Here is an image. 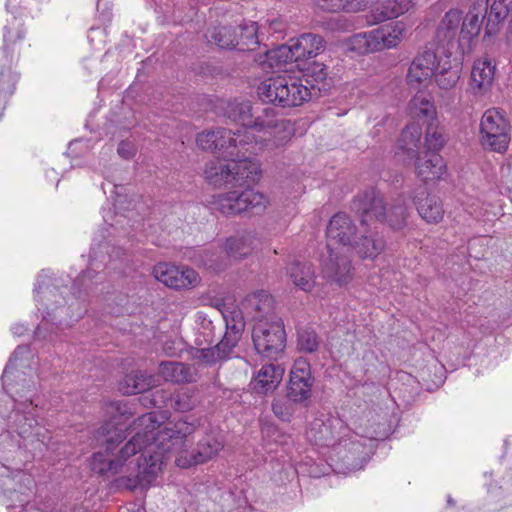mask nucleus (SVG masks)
I'll return each instance as SVG.
<instances>
[{"label":"nucleus","mask_w":512,"mask_h":512,"mask_svg":"<svg viewBox=\"0 0 512 512\" xmlns=\"http://www.w3.org/2000/svg\"><path fill=\"white\" fill-rule=\"evenodd\" d=\"M108 412L110 419L97 432L105 452L94 453L90 466L102 476L121 473L115 486L122 489L148 488L169 454L188 448L189 437L197 428L182 419L164 423L165 416L156 412L144 414L125 427L133 413L122 402L111 403Z\"/></svg>","instance_id":"nucleus-1"},{"label":"nucleus","mask_w":512,"mask_h":512,"mask_svg":"<svg viewBox=\"0 0 512 512\" xmlns=\"http://www.w3.org/2000/svg\"><path fill=\"white\" fill-rule=\"evenodd\" d=\"M250 146H237L233 157H227V161H210L206 164V179L214 186L223 185L243 186L245 184L256 183L261 178L260 163L246 155L255 154L246 150Z\"/></svg>","instance_id":"nucleus-2"},{"label":"nucleus","mask_w":512,"mask_h":512,"mask_svg":"<svg viewBox=\"0 0 512 512\" xmlns=\"http://www.w3.org/2000/svg\"><path fill=\"white\" fill-rule=\"evenodd\" d=\"M240 146H250L246 150L255 152L264 148H278L285 145L292 133L285 120L276 118V112L271 107L262 109L261 114L253 112L248 129L240 130Z\"/></svg>","instance_id":"nucleus-3"},{"label":"nucleus","mask_w":512,"mask_h":512,"mask_svg":"<svg viewBox=\"0 0 512 512\" xmlns=\"http://www.w3.org/2000/svg\"><path fill=\"white\" fill-rule=\"evenodd\" d=\"M353 207L361 216L362 226H368L374 220L386 223L396 230L402 229L406 225L407 205L402 196L387 206L380 192L370 190L357 196Z\"/></svg>","instance_id":"nucleus-4"},{"label":"nucleus","mask_w":512,"mask_h":512,"mask_svg":"<svg viewBox=\"0 0 512 512\" xmlns=\"http://www.w3.org/2000/svg\"><path fill=\"white\" fill-rule=\"evenodd\" d=\"M259 98L282 108L302 105L310 99V90L300 79L288 76L268 78L258 86Z\"/></svg>","instance_id":"nucleus-5"},{"label":"nucleus","mask_w":512,"mask_h":512,"mask_svg":"<svg viewBox=\"0 0 512 512\" xmlns=\"http://www.w3.org/2000/svg\"><path fill=\"white\" fill-rule=\"evenodd\" d=\"M405 34L406 25L402 21L391 22L353 35L349 39V47L359 54L381 52L396 48Z\"/></svg>","instance_id":"nucleus-6"},{"label":"nucleus","mask_w":512,"mask_h":512,"mask_svg":"<svg viewBox=\"0 0 512 512\" xmlns=\"http://www.w3.org/2000/svg\"><path fill=\"white\" fill-rule=\"evenodd\" d=\"M212 210L223 215H237L246 212L250 215H261L269 205L268 197L254 189L242 192L230 191L212 196L209 201Z\"/></svg>","instance_id":"nucleus-7"},{"label":"nucleus","mask_w":512,"mask_h":512,"mask_svg":"<svg viewBox=\"0 0 512 512\" xmlns=\"http://www.w3.org/2000/svg\"><path fill=\"white\" fill-rule=\"evenodd\" d=\"M479 141L488 151L503 154L508 150L511 133L510 123L505 112L499 108H490L480 120Z\"/></svg>","instance_id":"nucleus-8"},{"label":"nucleus","mask_w":512,"mask_h":512,"mask_svg":"<svg viewBox=\"0 0 512 512\" xmlns=\"http://www.w3.org/2000/svg\"><path fill=\"white\" fill-rule=\"evenodd\" d=\"M38 310L42 312L43 320L35 330V337L38 339H52L44 330L49 322L58 321L62 323L61 317L57 314L60 307L65 303L63 293L50 283V277L42 272L38 276L35 288Z\"/></svg>","instance_id":"nucleus-9"},{"label":"nucleus","mask_w":512,"mask_h":512,"mask_svg":"<svg viewBox=\"0 0 512 512\" xmlns=\"http://www.w3.org/2000/svg\"><path fill=\"white\" fill-rule=\"evenodd\" d=\"M252 340L255 350L267 358H277L284 351L286 334L280 317L259 320L253 325Z\"/></svg>","instance_id":"nucleus-10"},{"label":"nucleus","mask_w":512,"mask_h":512,"mask_svg":"<svg viewBox=\"0 0 512 512\" xmlns=\"http://www.w3.org/2000/svg\"><path fill=\"white\" fill-rule=\"evenodd\" d=\"M241 139L240 130L232 132L226 128L206 130L197 135L196 142L199 148L206 151L219 152L224 158L233 157Z\"/></svg>","instance_id":"nucleus-11"},{"label":"nucleus","mask_w":512,"mask_h":512,"mask_svg":"<svg viewBox=\"0 0 512 512\" xmlns=\"http://www.w3.org/2000/svg\"><path fill=\"white\" fill-rule=\"evenodd\" d=\"M462 20V12L458 9H451L445 13L437 31V43L446 49L449 54H465V42L459 31V25Z\"/></svg>","instance_id":"nucleus-12"},{"label":"nucleus","mask_w":512,"mask_h":512,"mask_svg":"<svg viewBox=\"0 0 512 512\" xmlns=\"http://www.w3.org/2000/svg\"><path fill=\"white\" fill-rule=\"evenodd\" d=\"M347 250L327 249L321 259L323 277L340 286L349 283L354 276V268L346 254Z\"/></svg>","instance_id":"nucleus-13"},{"label":"nucleus","mask_w":512,"mask_h":512,"mask_svg":"<svg viewBox=\"0 0 512 512\" xmlns=\"http://www.w3.org/2000/svg\"><path fill=\"white\" fill-rule=\"evenodd\" d=\"M313 384L309 362L303 358L296 359L290 371L287 397L294 403L303 404L311 397Z\"/></svg>","instance_id":"nucleus-14"},{"label":"nucleus","mask_w":512,"mask_h":512,"mask_svg":"<svg viewBox=\"0 0 512 512\" xmlns=\"http://www.w3.org/2000/svg\"><path fill=\"white\" fill-rule=\"evenodd\" d=\"M26 29L22 19L12 15L3 29L2 53L4 65L12 66L21 55L25 44Z\"/></svg>","instance_id":"nucleus-15"},{"label":"nucleus","mask_w":512,"mask_h":512,"mask_svg":"<svg viewBox=\"0 0 512 512\" xmlns=\"http://www.w3.org/2000/svg\"><path fill=\"white\" fill-rule=\"evenodd\" d=\"M356 225L345 213L335 214L327 225V249L349 250L356 235Z\"/></svg>","instance_id":"nucleus-16"},{"label":"nucleus","mask_w":512,"mask_h":512,"mask_svg":"<svg viewBox=\"0 0 512 512\" xmlns=\"http://www.w3.org/2000/svg\"><path fill=\"white\" fill-rule=\"evenodd\" d=\"M153 273L159 282L174 289L193 287L200 281L199 275L195 270L184 267L179 268L167 263L157 264L153 269Z\"/></svg>","instance_id":"nucleus-17"},{"label":"nucleus","mask_w":512,"mask_h":512,"mask_svg":"<svg viewBox=\"0 0 512 512\" xmlns=\"http://www.w3.org/2000/svg\"><path fill=\"white\" fill-rule=\"evenodd\" d=\"M438 65L439 62L434 51L425 50L419 53L409 66L406 76L408 85L417 88L421 84L429 82Z\"/></svg>","instance_id":"nucleus-18"},{"label":"nucleus","mask_w":512,"mask_h":512,"mask_svg":"<svg viewBox=\"0 0 512 512\" xmlns=\"http://www.w3.org/2000/svg\"><path fill=\"white\" fill-rule=\"evenodd\" d=\"M488 0H477L471 6L466 16L462 17L461 36L465 42L466 52L472 47V42L480 33L482 22L487 14Z\"/></svg>","instance_id":"nucleus-19"},{"label":"nucleus","mask_w":512,"mask_h":512,"mask_svg":"<svg viewBox=\"0 0 512 512\" xmlns=\"http://www.w3.org/2000/svg\"><path fill=\"white\" fill-rule=\"evenodd\" d=\"M342 426V422L333 417L314 419L306 431L307 439L319 446H330L337 439L336 429Z\"/></svg>","instance_id":"nucleus-20"},{"label":"nucleus","mask_w":512,"mask_h":512,"mask_svg":"<svg viewBox=\"0 0 512 512\" xmlns=\"http://www.w3.org/2000/svg\"><path fill=\"white\" fill-rule=\"evenodd\" d=\"M242 306L251 315L254 323L277 316L274 312L273 297L264 290L248 295L242 302Z\"/></svg>","instance_id":"nucleus-21"},{"label":"nucleus","mask_w":512,"mask_h":512,"mask_svg":"<svg viewBox=\"0 0 512 512\" xmlns=\"http://www.w3.org/2000/svg\"><path fill=\"white\" fill-rule=\"evenodd\" d=\"M351 247L360 258L374 260L385 250L386 241L378 231L369 229Z\"/></svg>","instance_id":"nucleus-22"},{"label":"nucleus","mask_w":512,"mask_h":512,"mask_svg":"<svg viewBox=\"0 0 512 512\" xmlns=\"http://www.w3.org/2000/svg\"><path fill=\"white\" fill-rule=\"evenodd\" d=\"M284 368L278 364L263 365L251 381L252 388L259 394L274 391L282 381Z\"/></svg>","instance_id":"nucleus-23"},{"label":"nucleus","mask_w":512,"mask_h":512,"mask_svg":"<svg viewBox=\"0 0 512 512\" xmlns=\"http://www.w3.org/2000/svg\"><path fill=\"white\" fill-rule=\"evenodd\" d=\"M32 405L33 401L31 399H26L19 404V406L23 407L22 410L18 407L16 411L9 415V419L13 420V424L18 435L24 439L32 436L39 438L41 435L40 427H38L36 420L28 417L30 410L26 411L27 409L32 408ZM38 441L44 443L43 440L38 439Z\"/></svg>","instance_id":"nucleus-24"},{"label":"nucleus","mask_w":512,"mask_h":512,"mask_svg":"<svg viewBox=\"0 0 512 512\" xmlns=\"http://www.w3.org/2000/svg\"><path fill=\"white\" fill-rule=\"evenodd\" d=\"M416 173L423 181H434L444 174L445 163L441 155L435 152L416 154Z\"/></svg>","instance_id":"nucleus-25"},{"label":"nucleus","mask_w":512,"mask_h":512,"mask_svg":"<svg viewBox=\"0 0 512 512\" xmlns=\"http://www.w3.org/2000/svg\"><path fill=\"white\" fill-rule=\"evenodd\" d=\"M286 275L298 289L309 292L315 285V271L310 262L294 260L286 266Z\"/></svg>","instance_id":"nucleus-26"},{"label":"nucleus","mask_w":512,"mask_h":512,"mask_svg":"<svg viewBox=\"0 0 512 512\" xmlns=\"http://www.w3.org/2000/svg\"><path fill=\"white\" fill-rule=\"evenodd\" d=\"M495 74V65L488 58L474 62L471 71L470 87L474 94H483L491 87Z\"/></svg>","instance_id":"nucleus-27"},{"label":"nucleus","mask_w":512,"mask_h":512,"mask_svg":"<svg viewBox=\"0 0 512 512\" xmlns=\"http://www.w3.org/2000/svg\"><path fill=\"white\" fill-rule=\"evenodd\" d=\"M259 242L255 231H245L242 234L228 238L224 249L227 256L234 259H242L251 254Z\"/></svg>","instance_id":"nucleus-28"},{"label":"nucleus","mask_w":512,"mask_h":512,"mask_svg":"<svg viewBox=\"0 0 512 512\" xmlns=\"http://www.w3.org/2000/svg\"><path fill=\"white\" fill-rule=\"evenodd\" d=\"M25 452L15 443L9 433L0 435V462L7 469L21 472L25 466L22 459Z\"/></svg>","instance_id":"nucleus-29"},{"label":"nucleus","mask_w":512,"mask_h":512,"mask_svg":"<svg viewBox=\"0 0 512 512\" xmlns=\"http://www.w3.org/2000/svg\"><path fill=\"white\" fill-rule=\"evenodd\" d=\"M159 374L165 381L182 384L194 382L197 370L182 362L167 361L159 365Z\"/></svg>","instance_id":"nucleus-30"},{"label":"nucleus","mask_w":512,"mask_h":512,"mask_svg":"<svg viewBox=\"0 0 512 512\" xmlns=\"http://www.w3.org/2000/svg\"><path fill=\"white\" fill-rule=\"evenodd\" d=\"M236 344L237 340L235 338L225 335L217 345L209 348L198 349L193 356L202 363L213 365L229 358Z\"/></svg>","instance_id":"nucleus-31"},{"label":"nucleus","mask_w":512,"mask_h":512,"mask_svg":"<svg viewBox=\"0 0 512 512\" xmlns=\"http://www.w3.org/2000/svg\"><path fill=\"white\" fill-rule=\"evenodd\" d=\"M298 61L316 57L324 50V39L317 34L304 33L297 39H292Z\"/></svg>","instance_id":"nucleus-32"},{"label":"nucleus","mask_w":512,"mask_h":512,"mask_svg":"<svg viewBox=\"0 0 512 512\" xmlns=\"http://www.w3.org/2000/svg\"><path fill=\"white\" fill-rule=\"evenodd\" d=\"M415 204L419 215L428 223H438L443 219L444 210L436 196L423 190L416 197Z\"/></svg>","instance_id":"nucleus-33"},{"label":"nucleus","mask_w":512,"mask_h":512,"mask_svg":"<svg viewBox=\"0 0 512 512\" xmlns=\"http://www.w3.org/2000/svg\"><path fill=\"white\" fill-rule=\"evenodd\" d=\"M156 380L152 375L142 371H132L127 374L119 384V389L123 394L133 395L143 393L155 386Z\"/></svg>","instance_id":"nucleus-34"},{"label":"nucleus","mask_w":512,"mask_h":512,"mask_svg":"<svg viewBox=\"0 0 512 512\" xmlns=\"http://www.w3.org/2000/svg\"><path fill=\"white\" fill-rule=\"evenodd\" d=\"M207 40L222 49H237V30L231 26L219 25L208 29Z\"/></svg>","instance_id":"nucleus-35"},{"label":"nucleus","mask_w":512,"mask_h":512,"mask_svg":"<svg viewBox=\"0 0 512 512\" xmlns=\"http://www.w3.org/2000/svg\"><path fill=\"white\" fill-rule=\"evenodd\" d=\"M237 30V49L253 51L259 45L258 24L254 21H244Z\"/></svg>","instance_id":"nucleus-36"},{"label":"nucleus","mask_w":512,"mask_h":512,"mask_svg":"<svg viewBox=\"0 0 512 512\" xmlns=\"http://www.w3.org/2000/svg\"><path fill=\"white\" fill-rule=\"evenodd\" d=\"M461 67L458 64L452 65L450 61L439 63L435 70V81L444 90H450L460 79Z\"/></svg>","instance_id":"nucleus-37"},{"label":"nucleus","mask_w":512,"mask_h":512,"mask_svg":"<svg viewBox=\"0 0 512 512\" xmlns=\"http://www.w3.org/2000/svg\"><path fill=\"white\" fill-rule=\"evenodd\" d=\"M320 9L327 12H358L364 10L369 0H312Z\"/></svg>","instance_id":"nucleus-38"},{"label":"nucleus","mask_w":512,"mask_h":512,"mask_svg":"<svg viewBox=\"0 0 512 512\" xmlns=\"http://www.w3.org/2000/svg\"><path fill=\"white\" fill-rule=\"evenodd\" d=\"M421 135L422 128L418 123L413 122L407 125L401 133L399 148L415 156L419 153Z\"/></svg>","instance_id":"nucleus-39"},{"label":"nucleus","mask_w":512,"mask_h":512,"mask_svg":"<svg viewBox=\"0 0 512 512\" xmlns=\"http://www.w3.org/2000/svg\"><path fill=\"white\" fill-rule=\"evenodd\" d=\"M265 57L270 67L280 66L290 62H298L292 39L287 44L280 45L271 50H266Z\"/></svg>","instance_id":"nucleus-40"},{"label":"nucleus","mask_w":512,"mask_h":512,"mask_svg":"<svg viewBox=\"0 0 512 512\" xmlns=\"http://www.w3.org/2000/svg\"><path fill=\"white\" fill-rule=\"evenodd\" d=\"M254 108L249 101L229 102L225 111V115L234 122H239L243 129H248Z\"/></svg>","instance_id":"nucleus-41"},{"label":"nucleus","mask_w":512,"mask_h":512,"mask_svg":"<svg viewBox=\"0 0 512 512\" xmlns=\"http://www.w3.org/2000/svg\"><path fill=\"white\" fill-rule=\"evenodd\" d=\"M10 68L11 66L4 65V59H2V69L0 71V118L3 115L7 98L13 94L17 82V76Z\"/></svg>","instance_id":"nucleus-42"},{"label":"nucleus","mask_w":512,"mask_h":512,"mask_svg":"<svg viewBox=\"0 0 512 512\" xmlns=\"http://www.w3.org/2000/svg\"><path fill=\"white\" fill-rule=\"evenodd\" d=\"M512 10V0H494L488 16L486 34L495 33L497 24L505 19Z\"/></svg>","instance_id":"nucleus-43"},{"label":"nucleus","mask_w":512,"mask_h":512,"mask_svg":"<svg viewBox=\"0 0 512 512\" xmlns=\"http://www.w3.org/2000/svg\"><path fill=\"white\" fill-rule=\"evenodd\" d=\"M223 444L216 437L207 435L197 446V454L194 456V463H203L213 458L221 449Z\"/></svg>","instance_id":"nucleus-44"},{"label":"nucleus","mask_w":512,"mask_h":512,"mask_svg":"<svg viewBox=\"0 0 512 512\" xmlns=\"http://www.w3.org/2000/svg\"><path fill=\"white\" fill-rule=\"evenodd\" d=\"M409 110L414 118H432L435 114L434 104L422 93L411 99Z\"/></svg>","instance_id":"nucleus-45"},{"label":"nucleus","mask_w":512,"mask_h":512,"mask_svg":"<svg viewBox=\"0 0 512 512\" xmlns=\"http://www.w3.org/2000/svg\"><path fill=\"white\" fill-rule=\"evenodd\" d=\"M411 0H385L380 6L381 20L397 18L407 12Z\"/></svg>","instance_id":"nucleus-46"},{"label":"nucleus","mask_w":512,"mask_h":512,"mask_svg":"<svg viewBox=\"0 0 512 512\" xmlns=\"http://www.w3.org/2000/svg\"><path fill=\"white\" fill-rule=\"evenodd\" d=\"M319 338L316 332L311 328H301L298 330V347L306 353H313L319 347Z\"/></svg>","instance_id":"nucleus-47"},{"label":"nucleus","mask_w":512,"mask_h":512,"mask_svg":"<svg viewBox=\"0 0 512 512\" xmlns=\"http://www.w3.org/2000/svg\"><path fill=\"white\" fill-rule=\"evenodd\" d=\"M294 404L288 397L276 398L272 402V411L280 420L290 421L295 412Z\"/></svg>","instance_id":"nucleus-48"},{"label":"nucleus","mask_w":512,"mask_h":512,"mask_svg":"<svg viewBox=\"0 0 512 512\" xmlns=\"http://www.w3.org/2000/svg\"><path fill=\"white\" fill-rule=\"evenodd\" d=\"M196 403L197 400L194 396V392L189 389L178 392L172 400V406L180 412L192 410L196 406Z\"/></svg>","instance_id":"nucleus-49"},{"label":"nucleus","mask_w":512,"mask_h":512,"mask_svg":"<svg viewBox=\"0 0 512 512\" xmlns=\"http://www.w3.org/2000/svg\"><path fill=\"white\" fill-rule=\"evenodd\" d=\"M444 143L445 139L442 133L438 132L431 126L428 127L424 145L426 149L425 151L438 153V151L443 147Z\"/></svg>","instance_id":"nucleus-50"},{"label":"nucleus","mask_w":512,"mask_h":512,"mask_svg":"<svg viewBox=\"0 0 512 512\" xmlns=\"http://www.w3.org/2000/svg\"><path fill=\"white\" fill-rule=\"evenodd\" d=\"M202 262L204 266L215 271L221 270L223 268L222 264L219 262V256L210 250L204 251V259Z\"/></svg>","instance_id":"nucleus-51"},{"label":"nucleus","mask_w":512,"mask_h":512,"mask_svg":"<svg viewBox=\"0 0 512 512\" xmlns=\"http://www.w3.org/2000/svg\"><path fill=\"white\" fill-rule=\"evenodd\" d=\"M117 152L124 159H131L135 155V147L131 142L121 141L118 145Z\"/></svg>","instance_id":"nucleus-52"},{"label":"nucleus","mask_w":512,"mask_h":512,"mask_svg":"<svg viewBox=\"0 0 512 512\" xmlns=\"http://www.w3.org/2000/svg\"><path fill=\"white\" fill-rule=\"evenodd\" d=\"M501 177L508 189L512 190V157L501 168Z\"/></svg>","instance_id":"nucleus-53"},{"label":"nucleus","mask_w":512,"mask_h":512,"mask_svg":"<svg viewBox=\"0 0 512 512\" xmlns=\"http://www.w3.org/2000/svg\"><path fill=\"white\" fill-rule=\"evenodd\" d=\"M312 76L315 77L316 81H325L328 76L327 67L323 64H316L313 68Z\"/></svg>","instance_id":"nucleus-54"},{"label":"nucleus","mask_w":512,"mask_h":512,"mask_svg":"<svg viewBox=\"0 0 512 512\" xmlns=\"http://www.w3.org/2000/svg\"><path fill=\"white\" fill-rule=\"evenodd\" d=\"M12 361L13 358H10L9 363L6 365L3 375H2V382L3 385H7V382L10 380L12 375Z\"/></svg>","instance_id":"nucleus-55"},{"label":"nucleus","mask_w":512,"mask_h":512,"mask_svg":"<svg viewBox=\"0 0 512 512\" xmlns=\"http://www.w3.org/2000/svg\"><path fill=\"white\" fill-rule=\"evenodd\" d=\"M270 28L274 31V32H282L283 29H284V24L281 20H273L271 23H270Z\"/></svg>","instance_id":"nucleus-56"},{"label":"nucleus","mask_w":512,"mask_h":512,"mask_svg":"<svg viewBox=\"0 0 512 512\" xmlns=\"http://www.w3.org/2000/svg\"><path fill=\"white\" fill-rule=\"evenodd\" d=\"M26 327H24L23 325H19V324H16L12 327V331L15 335H22L24 333V331H26Z\"/></svg>","instance_id":"nucleus-57"},{"label":"nucleus","mask_w":512,"mask_h":512,"mask_svg":"<svg viewBox=\"0 0 512 512\" xmlns=\"http://www.w3.org/2000/svg\"><path fill=\"white\" fill-rule=\"evenodd\" d=\"M87 279H89V280H90V279H92V273H91V271H85V272H83V273L79 276V278H78V280H77V281H78V282H81V283H84Z\"/></svg>","instance_id":"nucleus-58"},{"label":"nucleus","mask_w":512,"mask_h":512,"mask_svg":"<svg viewBox=\"0 0 512 512\" xmlns=\"http://www.w3.org/2000/svg\"><path fill=\"white\" fill-rule=\"evenodd\" d=\"M176 464H177V466H180V467H185V466L187 465L186 463H182V461H181V459H180V458H178V459L176 460Z\"/></svg>","instance_id":"nucleus-59"},{"label":"nucleus","mask_w":512,"mask_h":512,"mask_svg":"<svg viewBox=\"0 0 512 512\" xmlns=\"http://www.w3.org/2000/svg\"><path fill=\"white\" fill-rule=\"evenodd\" d=\"M447 502H448L449 505H453L454 504V501H453V499L450 496L448 497Z\"/></svg>","instance_id":"nucleus-60"},{"label":"nucleus","mask_w":512,"mask_h":512,"mask_svg":"<svg viewBox=\"0 0 512 512\" xmlns=\"http://www.w3.org/2000/svg\"><path fill=\"white\" fill-rule=\"evenodd\" d=\"M358 447H359V445H358V444H353V448H354V450H357V449H358Z\"/></svg>","instance_id":"nucleus-61"},{"label":"nucleus","mask_w":512,"mask_h":512,"mask_svg":"<svg viewBox=\"0 0 512 512\" xmlns=\"http://www.w3.org/2000/svg\"><path fill=\"white\" fill-rule=\"evenodd\" d=\"M133 512H144V511H143V510H141V509H137V510H135V511H133Z\"/></svg>","instance_id":"nucleus-62"},{"label":"nucleus","mask_w":512,"mask_h":512,"mask_svg":"<svg viewBox=\"0 0 512 512\" xmlns=\"http://www.w3.org/2000/svg\"><path fill=\"white\" fill-rule=\"evenodd\" d=\"M510 31L512 33V21L510 22Z\"/></svg>","instance_id":"nucleus-63"},{"label":"nucleus","mask_w":512,"mask_h":512,"mask_svg":"<svg viewBox=\"0 0 512 512\" xmlns=\"http://www.w3.org/2000/svg\"><path fill=\"white\" fill-rule=\"evenodd\" d=\"M511 192H512V190H511Z\"/></svg>","instance_id":"nucleus-64"}]
</instances>
